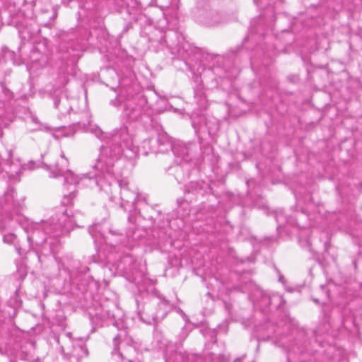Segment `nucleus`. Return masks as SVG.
I'll return each mask as SVG.
<instances>
[{
    "mask_svg": "<svg viewBox=\"0 0 362 362\" xmlns=\"http://www.w3.org/2000/svg\"><path fill=\"white\" fill-rule=\"evenodd\" d=\"M101 235H102V236H103V237H105V233H101Z\"/></svg>",
    "mask_w": 362,
    "mask_h": 362,
    "instance_id": "obj_20",
    "label": "nucleus"
},
{
    "mask_svg": "<svg viewBox=\"0 0 362 362\" xmlns=\"http://www.w3.org/2000/svg\"><path fill=\"white\" fill-rule=\"evenodd\" d=\"M144 269L145 267H142V269L139 270L137 269V264L134 262L132 265V268L125 271L127 278L129 281L139 284L142 281L145 275Z\"/></svg>",
    "mask_w": 362,
    "mask_h": 362,
    "instance_id": "obj_9",
    "label": "nucleus"
},
{
    "mask_svg": "<svg viewBox=\"0 0 362 362\" xmlns=\"http://www.w3.org/2000/svg\"><path fill=\"white\" fill-rule=\"evenodd\" d=\"M143 144L144 147L149 146L151 152L155 153H166L171 150L173 146L171 138L162 129L158 131L156 140L152 139H146L144 141Z\"/></svg>",
    "mask_w": 362,
    "mask_h": 362,
    "instance_id": "obj_6",
    "label": "nucleus"
},
{
    "mask_svg": "<svg viewBox=\"0 0 362 362\" xmlns=\"http://www.w3.org/2000/svg\"><path fill=\"white\" fill-rule=\"evenodd\" d=\"M83 127L86 132L93 134L101 140H106V145L103 146L96 164L94 165L102 173L101 184L105 186L109 192H105L113 199L112 187L120 188L121 206L124 208V204L131 203L134 206L140 196L134 191L130 190L128 183L123 180H118L115 175V164L123 154L129 160L134 159L139 153V148L134 145L132 136L129 133L127 128L124 127L115 129L110 134L104 132L96 124L89 120L84 123Z\"/></svg>",
    "mask_w": 362,
    "mask_h": 362,
    "instance_id": "obj_1",
    "label": "nucleus"
},
{
    "mask_svg": "<svg viewBox=\"0 0 362 362\" xmlns=\"http://www.w3.org/2000/svg\"><path fill=\"white\" fill-rule=\"evenodd\" d=\"M244 358V356L241 358H236L234 362H241L242 359Z\"/></svg>",
    "mask_w": 362,
    "mask_h": 362,
    "instance_id": "obj_19",
    "label": "nucleus"
},
{
    "mask_svg": "<svg viewBox=\"0 0 362 362\" xmlns=\"http://www.w3.org/2000/svg\"><path fill=\"white\" fill-rule=\"evenodd\" d=\"M16 238V236L13 233H11L4 235L3 240L6 243L11 244L15 241Z\"/></svg>",
    "mask_w": 362,
    "mask_h": 362,
    "instance_id": "obj_15",
    "label": "nucleus"
},
{
    "mask_svg": "<svg viewBox=\"0 0 362 362\" xmlns=\"http://www.w3.org/2000/svg\"><path fill=\"white\" fill-rule=\"evenodd\" d=\"M8 158L6 160L5 164L9 167V168H10L9 173H15L16 174H18L20 173L19 166L21 165L19 160H17L16 161V163H14V161L12 160L11 151H9L8 153Z\"/></svg>",
    "mask_w": 362,
    "mask_h": 362,
    "instance_id": "obj_13",
    "label": "nucleus"
},
{
    "mask_svg": "<svg viewBox=\"0 0 362 362\" xmlns=\"http://www.w3.org/2000/svg\"><path fill=\"white\" fill-rule=\"evenodd\" d=\"M171 150L176 157L177 163H181L182 162H187L189 160L190 149L187 148L182 143H178L174 145Z\"/></svg>",
    "mask_w": 362,
    "mask_h": 362,
    "instance_id": "obj_8",
    "label": "nucleus"
},
{
    "mask_svg": "<svg viewBox=\"0 0 362 362\" xmlns=\"http://www.w3.org/2000/svg\"><path fill=\"white\" fill-rule=\"evenodd\" d=\"M88 351L86 346L83 344H76L70 355L71 362H80L81 360L88 356Z\"/></svg>",
    "mask_w": 362,
    "mask_h": 362,
    "instance_id": "obj_10",
    "label": "nucleus"
},
{
    "mask_svg": "<svg viewBox=\"0 0 362 362\" xmlns=\"http://www.w3.org/2000/svg\"><path fill=\"white\" fill-rule=\"evenodd\" d=\"M254 1H255V2H256L257 0H254Z\"/></svg>",
    "mask_w": 362,
    "mask_h": 362,
    "instance_id": "obj_22",
    "label": "nucleus"
},
{
    "mask_svg": "<svg viewBox=\"0 0 362 362\" xmlns=\"http://www.w3.org/2000/svg\"><path fill=\"white\" fill-rule=\"evenodd\" d=\"M201 356L197 354L177 352L174 356V362H200Z\"/></svg>",
    "mask_w": 362,
    "mask_h": 362,
    "instance_id": "obj_11",
    "label": "nucleus"
},
{
    "mask_svg": "<svg viewBox=\"0 0 362 362\" xmlns=\"http://www.w3.org/2000/svg\"><path fill=\"white\" fill-rule=\"evenodd\" d=\"M98 227H99V226H97V225H96V226H95L90 227V228H89V232H90V233L92 235H94V233H95L96 230H98V232H99V233H101V232H100V229H98Z\"/></svg>",
    "mask_w": 362,
    "mask_h": 362,
    "instance_id": "obj_17",
    "label": "nucleus"
},
{
    "mask_svg": "<svg viewBox=\"0 0 362 362\" xmlns=\"http://www.w3.org/2000/svg\"><path fill=\"white\" fill-rule=\"evenodd\" d=\"M218 7V0H199L194 11L196 21L206 27H213L226 22Z\"/></svg>",
    "mask_w": 362,
    "mask_h": 362,
    "instance_id": "obj_4",
    "label": "nucleus"
},
{
    "mask_svg": "<svg viewBox=\"0 0 362 362\" xmlns=\"http://www.w3.org/2000/svg\"><path fill=\"white\" fill-rule=\"evenodd\" d=\"M25 208L24 198L17 197L13 189L8 190L0 197V232L14 229L21 226L28 234V241L32 245H42L48 235L54 237L69 233L74 228L75 220L66 212L52 216L47 221L30 222L22 211Z\"/></svg>",
    "mask_w": 362,
    "mask_h": 362,
    "instance_id": "obj_2",
    "label": "nucleus"
},
{
    "mask_svg": "<svg viewBox=\"0 0 362 362\" xmlns=\"http://www.w3.org/2000/svg\"><path fill=\"white\" fill-rule=\"evenodd\" d=\"M121 336L117 334L114 337V346L115 348L112 351V355L114 357H117V362H132V360L129 358L130 355L134 353L135 350L133 346H127L124 343L122 344V346H118L119 341L120 340Z\"/></svg>",
    "mask_w": 362,
    "mask_h": 362,
    "instance_id": "obj_7",
    "label": "nucleus"
},
{
    "mask_svg": "<svg viewBox=\"0 0 362 362\" xmlns=\"http://www.w3.org/2000/svg\"><path fill=\"white\" fill-rule=\"evenodd\" d=\"M27 128L30 131L40 129L42 124L34 115H28L25 119Z\"/></svg>",
    "mask_w": 362,
    "mask_h": 362,
    "instance_id": "obj_12",
    "label": "nucleus"
},
{
    "mask_svg": "<svg viewBox=\"0 0 362 362\" xmlns=\"http://www.w3.org/2000/svg\"><path fill=\"white\" fill-rule=\"evenodd\" d=\"M173 308V305L165 298H154L146 303L138 315L140 319L147 323H158L163 320Z\"/></svg>",
    "mask_w": 362,
    "mask_h": 362,
    "instance_id": "obj_5",
    "label": "nucleus"
},
{
    "mask_svg": "<svg viewBox=\"0 0 362 362\" xmlns=\"http://www.w3.org/2000/svg\"><path fill=\"white\" fill-rule=\"evenodd\" d=\"M263 300H265L269 304L271 303V297L268 295H264Z\"/></svg>",
    "mask_w": 362,
    "mask_h": 362,
    "instance_id": "obj_18",
    "label": "nucleus"
},
{
    "mask_svg": "<svg viewBox=\"0 0 362 362\" xmlns=\"http://www.w3.org/2000/svg\"><path fill=\"white\" fill-rule=\"evenodd\" d=\"M143 200H144V202H146V201L145 197H143Z\"/></svg>",
    "mask_w": 362,
    "mask_h": 362,
    "instance_id": "obj_21",
    "label": "nucleus"
},
{
    "mask_svg": "<svg viewBox=\"0 0 362 362\" xmlns=\"http://www.w3.org/2000/svg\"><path fill=\"white\" fill-rule=\"evenodd\" d=\"M95 164L96 163L93 165L94 172H90L80 176L76 175L71 170L68 169L69 160L64 153L62 152L59 159L57 161L54 166V169L51 171V175L53 177H57L59 176L63 177L64 184L74 186L77 185H82L83 186H86L90 188L98 187L100 190H103L108 193L109 191L106 187L101 184L103 175L97 168H94Z\"/></svg>",
    "mask_w": 362,
    "mask_h": 362,
    "instance_id": "obj_3",
    "label": "nucleus"
},
{
    "mask_svg": "<svg viewBox=\"0 0 362 362\" xmlns=\"http://www.w3.org/2000/svg\"><path fill=\"white\" fill-rule=\"evenodd\" d=\"M0 92L4 94L5 99L9 100L12 98V93L2 83H0Z\"/></svg>",
    "mask_w": 362,
    "mask_h": 362,
    "instance_id": "obj_14",
    "label": "nucleus"
},
{
    "mask_svg": "<svg viewBox=\"0 0 362 362\" xmlns=\"http://www.w3.org/2000/svg\"><path fill=\"white\" fill-rule=\"evenodd\" d=\"M74 192L69 193V196L64 195L63 200L62 201V204L64 205H68L71 204V199L74 198Z\"/></svg>",
    "mask_w": 362,
    "mask_h": 362,
    "instance_id": "obj_16",
    "label": "nucleus"
}]
</instances>
